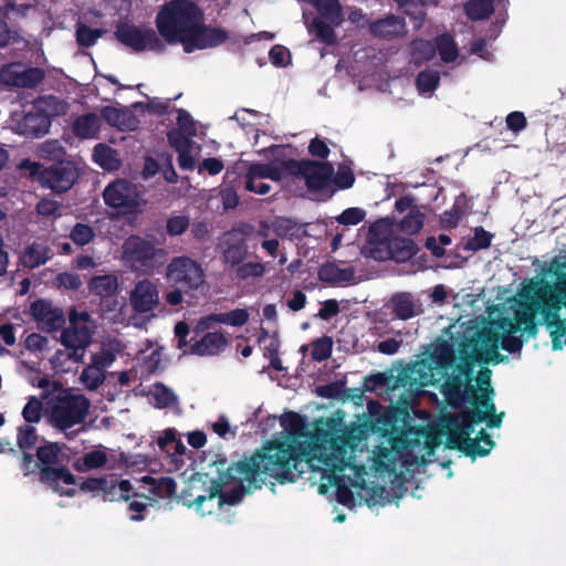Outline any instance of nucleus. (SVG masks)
<instances>
[{"instance_id": "obj_54", "label": "nucleus", "mask_w": 566, "mask_h": 566, "mask_svg": "<svg viewBox=\"0 0 566 566\" xmlns=\"http://www.w3.org/2000/svg\"><path fill=\"white\" fill-rule=\"evenodd\" d=\"M423 227V214L419 210H411L400 222L399 229L407 234L418 233Z\"/></svg>"}, {"instance_id": "obj_22", "label": "nucleus", "mask_w": 566, "mask_h": 566, "mask_svg": "<svg viewBox=\"0 0 566 566\" xmlns=\"http://www.w3.org/2000/svg\"><path fill=\"white\" fill-rule=\"evenodd\" d=\"M130 304L135 312L147 313L159 304L157 285L148 279L138 281L130 292Z\"/></svg>"}, {"instance_id": "obj_4", "label": "nucleus", "mask_w": 566, "mask_h": 566, "mask_svg": "<svg viewBox=\"0 0 566 566\" xmlns=\"http://www.w3.org/2000/svg\"><path fill=\"white\" fill-rule=\"evenodd\" d=\"M53 390L55 392L45 402L50 423L60 431L84 423L91 407L90 399L70 388H62L59 381L53 382Z\"/></svg>"}, {"instance_id": "obj_16", "label": "nucleus", "mask_w": 566, "mask_h": 566, "mask_svg": "<svg viewBox=\"0 0 566 566\" xmlns=\"http://www.w3.org/2000/svg\"><path fill=\"white\" fill-rule=\"evenodd\" d=\"M251 226H242L227 231L220 242L222 250V260L226 264L237 266L241 264L248 255V237L252 232Z\"/></svg>"}, {"instance_id": "obj_43", "label": "nucleus", "mask_w": 566, "mask_h": 566, "mask_svg": "<svg viewBox=\"0 0 566 566\" xmlns=\"http://www.w3.org/2000/svg\"><path fill=\"white\" fill-rule=\"evenodd\" d=\"M434 46L436 52H439L441 60L446 63L454 62L459 55L458 46L449 33L438 35Z\"/></svg>"}, {"instance_id": "obj_49", "label": "nucleus", "mask_w": 566, "mask_h": 566, "mask_svg": "<svg viewBox=\"0 0 566 566\" xmlns=\"http://www.w3.org/2000/svg\"><path fill=\"white\" fill-rule=\"evenodd\" d=\"M69 238L77 247H84L95 238L94 229L86 223L77 222L70 231Z\"/></svg>"}, {"instance_id": "obj_56", "label": "nucleus", "mask_w": 566, "mask_h": 566, "mask_svg": "<svg viewBox=\"0 0 566 566\" xmlns=\"http://www.w3.org/2000/svg\"><path fill=\"white\" fill-rule=\"evenodd\" d=\"M518 331V326L510 322V329L509 333L500 335V345L502 349L514 354L522 349L523 347V340L514 336L513 333Z\"/></svg>"}, {"instance_id": "obj_27", "label": "nucleus", "mask_w": 566, "mask_h": 566, "mask_svg": "<svg viewBox=\"0 0 566 566\" xmlns=\"http://www.w3.org/2000/svg\"><path fill=\"white\" fill-rule=\"evenodd\" d=\"M322 480L326 483H321L318 486L319 493L324 494L327 492L328 486H335V493L337 501L343 505H350L354 503V493L349 485L346 484L345 478L333 471H325L322 474Z\"/></svg>"}, {"instance_id": "obj_57", "label": "nucleus", "mask_w": 566, "mask_h": 566, "mask_svg": "<svg viewBox=\"0 0 566 566\" xmlns=\"http://www.w3.org/2000/svg\"><path fill=\"white\" fill-rule=\"evenodd\" d=\"M333 340L328 336L316 339L312 346V358L316 361H324L331 357Z\"/></svg>"}, {"instance_id": "obj_58", "label": "nucleus", "mask_w": 566, "mask_h": 566, "mask_svg": "<svg viewBox=\"0 0 566 566\" xmlns=\"http://www.w3.org/2000/svg\"><path fill=\"white\" fill-rule=\"evenodd\" d=\"M535 311H523L517 312L515 315V325L518 327L523 326V332L527 333L531 337H535L538 332L537 323L535 321Z\"/></svg>"}, {"instance_id": "obj_3", "label": "nucleus", "mask_w": 566, "mask_h": 566, "mask_svg": "<svg viewBox=\"0 0 566 566\" xmlns=\"http://www.w3.org/2000/svg\"><path fill=\"white\" fill-rule=\"evenodd\" d=\"M203 20V12L192 0H170L156 15V28L167 43H181L197 22Z\"/></svg>"}, {"instance_id": "obj_64", "label": "nucleus", "mask_w": 566, "mask_h": 566, "mask_svg": "<svg viewBox=\"0 0 566 566\" xmlns=\"http://www.w3.org/2000/svg\"><path fill=\"white\" fill-rule=\"evenodd\" d=\"M366 212L360 208H347L337 218V222L344 226H356L364 220Z\"/></svg>"}, {"instance_id": "obj_36", "label": "nucleus", "mask_w": 566, "mask_h": 566, "mask_svg": "<svg viewBox=\"0 0 566 566\" xmlns=\"http://www.w3.org/2000/svg\"><path fill=\"white\" fill-rule=\"evenodd\" d=\"M248 321V311L244 308H235L227 313L210 314L200 321V325L209 328L211 323H222L234 327H240L243 326Z\"/></svg>"}, {"instance_id": "obj_52", "label": "nucleus", "mask_w": 566, "mask_h": 566, "mask_svg": "<svg viewBox=\"0 0 566 566\" xmlns=\"http://www.w3.org/2000/svg\"><path fill=\"white\" fill-rule=\"evenodd\" d=\"M105 373L88 364L82 371L80 379L88 390L97 389L105 380Z\"/></svg>"}, {"instance_id": "obj_9", "label": "nucleus", "mask_w": 566, "mask_h": 566, "mask_svg": "<svg viewBox=\"0 0 566 566\" xmlns=\"http://www.w3.org/2000/svg\"><path fill=\"white\" fill-rule=\"evenodd\" d=\"M554 275L556 283L545 284L532 302L533 310L543 315L544 324L547 321L560 318V310L566 307V261L557 263Z\"/></svg>"}, {"instance_id": "obj_62", "label": "nucleus", "mask_w": 566, "mask_h": 566, "mask_svg": "<svg viewBox=\"0 0 566 566\" xmlns=\"http://www.w3.org/2000/svg\"><path fill=\"white\" fill-rule=\"evenodd\" d=\"M280 342L276 337H272L268 345L264 346L263 356L270 360V366L275 370H282V361L279 355Z\"/></svg>"}, {"instance_id": "obj_31", "label": "nucleus", "mask_w": 566, "mask_h": 566, "mask_svg": "<svg viewBox=\"0 0 566 566\" xmlns=\"http://www.w3.org/2000/svg\"><path fill=\"white\" fill-rule=\"evenodd\" d=\"M461 363L458 365V375L470 381L473 377L475 365L483 364L482 357L476 353V340L471 339L464 343L460 349Z\"/></svg>"}, {"instance_id": "obj_13", "label": "nucleus", "mask_w": 566, "mask_h": 566, "mask_svg": "<svg viewBox=\"0 0 566 566\" xmlns=\"http://www.w3.org/2000/svg\"><path fill=\"white\" fill-rule=\"evenodd\" d=\"M367 438L365 427L352 424L346 427L339 436L331 440L333 453L326 459L325 464L337 471H343L348 465V453L355 452L359 444Z\"/></svg>"}, {"instance_id": "obj_11", "label": "nucleus", "mask_w": 566, "mask_h": 566, "mask_svg": "<svg viewBox=\"0 0 566 566\" xmlns=\"http://www.w3.org/2000/svg\"><path fill=\"white\" fill-rule=\"evenodd\" d=\"M165 279L172 287L191 292L205 283V271L201 264L190 256H175L166 266Z\"/></svg>"}, {"instance_id": "obj_63", "label": "nucleus", "mask_w": 566, "mask_h": 566, "mask_svg": "<svg viewBox=\"0 0 566 566\" xmlns=\"http://www.w3.org/2000/svg\"><path fill=\"white\" fill-rule=\"evenodd\" d=\"M333 181L339 189H348L355 182V175L347 165H339Z\"/></svg>"}, {"instance_id": "obj_1", "label": "nucleus", "mask_w": 566, "mask_h": 566, "mask_svg": "<svg viewBox=\"0 0 566 566\" xmlns=\"http://www.w3.org/2000/svg\"><path fill=\"white\" fill-rule=\"evenodd\" d=\"M289 434L282 439L271 440L252 457L245 458L227 471L230 480L247 481L249 488L261 489L266 480L274 479L281 484L293 483L304 473L308 465L307 444L304 437L302 418L296 412L287 413Z\"/></svg>"}, {"instance_id": "obj_24", "label": "nucleus", "mask_w": 566, "mask_h": 566, "mask_svg": "<svg viewBox=\"0 0 566 566\" xmlns=\"http://www.w3.org/2000/svg\"><path fill=\"white\" fill-rule=\"evenodd\" d=\"M101 115L108 125L122 132L135 130L139 125L137 116L127 107L105 106Z\"/></svg>"}, {"instance_id": "obj_18", "label": "nucleus", "mask_w": 566, "mask_h": 566, "mask_svg": "<svg viewBox=\"0 0 566 566\" xmlns=\"http://www.w3.org/2000/svg\"><path fill=\"white\" fill-rule=\"evenodd\" d=\"M228 32L218 27H210L201 22H197L192 31L184 41V50L191 53L196 50H205L221 45L228 40Z\"/></svg>"}, {"instance_id": "obj_53", "label": "nucleus", "mask_w": 566, "mask_h": 566, "mask_svg": "<svg viewBox=\"0 0 566 566\" xmlns=\"http://www.w3.org/2000/svg\"><path fill=\"white\" fill-rule=\"evenodd\" d=\"M43 415L42 400L35 396H31L22 409V417L28 423H38Z\"/></svg>"}, {"instance_id": "obj_17", "label": "nucleus", "mask_w": 566, "mask_h": 566, "mask_svg": "<svg viewBox=\"0 0 566 566\" xmlns=\"http://www.w3.org/2000/svg\"><path fill=\"white\" fill-rule=\"evenodd\" d=\"M103 198L108 207L122 209L126 212H133L139 206L137 187L125 179H117L111 182L105 188Z\"/></svg>"}, {"instance_id": "obj_42", "label": "nucleus", "mask_w": 566, "mask_h": 566, "mask_svg": "<svg viewBox=\"0 0 566 566\" xmlns=\"http://www.w3.org/2000/svg\"><path fill=\"white\" fill-rule=\"evenodd\" d=\"M464 11L472 21L489 19L494 12L493 0H469L464 4Z\"/></svg>"}, {"instance_id": "obj_8", "label": "nucleus", "mask_w": 566, "mask_h": 566, "mask_svg": "<svg viewBox=\"0 0 566 566\" xmlns=\"http://www.w3.org/2000/svg\"><path fill=\"white\" fill-rule=\"evenodd\" d=\"M455 361V353L447 342H443L434 347L430 354V364H421L420 366H412L402 371L398 379L402 386L409 385L410 387L418 385L419 387H426L432 384L433 369L440 370L441 375H447V371L453 367Z\"/></svg>"}, {"instance_id": "obj_26", "label": "nucleus", "mask_w": 566, "mask_h": 566, "mask_svg": "<svg viewBox=\"0 0 566 566\" xmlns=\"http://www.w3.org/2000/svg\"><path fill=\"white\" fill-rule=\"evenodd\" d=\"M228 344V338L223 333L209 332L201 339L191 344L190 353L198 356H214L220 354Z\"/></svg>"}, {"instance_id": "obj_40", "label": "nucleus", "mask_w": 566, "mask_h": 566, "mask_svg": "<svg viewBox=\"0 0 566 566\" xmlns=\"http://www.w3.org/2000/svg\"><path fill=\"white\" fill-rule=\"evenodd\" d=\"M335 28L337 27L326 20L314 18L308 25V32L325 45H334L337 42Z\"/></svg>"}, {"instance_id": "obj_38", "label": "nucleus", "mask_w": 566, "mask_h": 566, "mask_svg": "<svg viewBox=\"0 0 566 566\" xmlns=\"http://www.w3.org/2000/svg\"><path fill=\"white\" fill-rule=\"evenodd\" d=\"M99 130V119L95 113L77 116L72 124V133L81 139L94 138Z\"/></svg>"}, {"instance_id": "obj_44", "label": "nucleus", "mask_w": 566, "mask_h": 566, "mask_svg": "<svg viewBox=\"0 0 566 566\" xmlns=\"http://www.w3.org/2000/svg\"><path fill=\"white\" fill-rule=\"evenodd\" d=\"M149 395L153 397L154 405L158 409L169 408L178 402L177 395L163 382H156Z\"/></svg>"}, {"instance_id": "obj_33", "label": "nucleus", "mask_w": 566, "mask_h": 566, "mask_svg": "<svg viewBox=\"0 0 566 566\" xmlns=\"http://www.w3.org/2000/svg\"><path fill=\"white\" fill-rule=\"evenodd\" d=\"M133 485L129 480H118L116 476H106V485L102 490V499L105 502L128 501Z\"/></svg>"}, {"instance_id": "obj_37", "label": "nucleus", "mask_w": 566, "mask_h": 566, "mask_svg": "<svg viewBox=\"0 0 566 566\" xmlns=\"http://www.w3.org/2000/svg\"><path fill=\"white\" fill-rule=\"evenodd\" d=\"M118 290V277L115 274L95 275L88 282L91 294L106 298L115 295Z\"/></svg>"}, {"instance_id": "obj_10", "label": "nucleus", "mask_w": 566, "mask_h": 566, "mask_svg": "<svg viewBox=\"0 0 566 566\" xmlns=\"http://www.w3.org/2000/svg\"><path fill=\"white\" fill-rule=\"evenodd\" d=\"M286 175L304 178L310 191L325 189L334 175V167L329 161H315L311 159H286L282 161Z\"/></svg>"}, {"instance_id": "obj_61", "label": "nucleus", "mask_w": 566, "mask_h": 566, "mask_svg": "<svg viewBox=\"0 0 566 566\" xmlns=\"http://www.w3.org/2000/svg\"><path fill=\"white\" fill-rule=\"evenodd\" d=\"M190 226L189 217L172 216L167 219L166 231L170 237L181 235Z\"/></svg>"}, {"instance_id": "obj_12", "label": "nucleus", "mask_w": 566, "mask_h": 566, "mask_svg": "<svg viewBox=\"0 0 566 566\" xmlns=\"http://www.w3.org/2000/svg\"><path fill=\"white\" fill-rule=\"evenodd\" d=\"M114 38L135 53H140L146 50L163 52L166 48L154 29L137 27L128 22H119L116 25Z\"/></svg>"}, {"instance_id": "obj_39", "label": "nucleus", "mask_w": 566, "mask_h": 566, "mask_svg": "<svg viewBox=\"0 0 566 566\" xmlns=\"http://www.w3.org/2000/svg\"><path fill=\"white\" fill-rule=\"evenodd\" d=\"M279 157H275L274 161L262 164L254 163L251 164L247 175L254 177L256 179L268 178L273 181H280L283 177V174H286L282 167V161Z\"/></svg>"}, {"instance_id": "obj_5", "label": "nucleus", "mask_w": 566, "mask_h": 566, "mask_svg": "<svg viewBox=\"0 0 566 566\" xmlns=\"http://www.w3.org/2000/svg\"><path fill=\"white\" fill-rule=\"evenodd\" d=\"M36 465L39 471V481L60 495L74 496V489H63L62 484H75V476L63 463L64 454L62 448L56 442H48L36 449Z\"/></svg>"}, {"instance_id": "obj_59", "label": "nucleus", "mask_w": 566, "mask_h": 566, "mask_svg": "<svg viewBox=\"0 0 566 566\" xmlns=\"http://www.w3.org/2000/svg\"><path fill=\"white\" fill-rule=\"evenodd\" d=\"M191 136L176 128L167 133L168 143L177 153L191 148Z\"/></svg>"}, {"instance_id": "obj_20", "label": "nucleus", "mask_w": 566, "mask_h": 566, "mask_svg": "<svg viewBox=\"0 0 566 566\" xmlns=\"http://www.w3.org/2000/svg\"><path fill=\"white\" fill-rule=\"evenodd\" d=\"M375 252L379 253V255H375L376 259L402 263L416 255L418 245L409 238L390 237L380 240Z\"/></svg>"}, {"instance_id": "obj_15", "label": "nucleus", "mask_w": 566, "mask_h": 566, "mask_svg": "<svg viewBox=\"0 0 566 566\" xmlns=\"http://www.w3.org/2000/svg\"><path fill=\"white\" fill-rule=\"evenodd\" d=\"M45 73L40 67H24L20 62H11L0 67V84L19 88H33L43 82Z\"/></svg>"}, {"instance_id": "obj_50", "label": "nucleus", "mask_w": 566, "mask_h": 566, "mask_svg": "<svg viewBox=\"0 0 566 566\" xmlns=\"http://www.w3.org/2000/svg\"><path fill=\"white\" fill-rule=\"evenodd\" d=\"M473 231L474 235L467 241L464 249L473 252L488 249L491 245L493 234L483 227H475Z\"/></svg>"}, {"instance_id": "obj_55", "label": "nucleus", "mask_w": 566, "mask_h": 566, "mask_svg": "<svg viewBox=\"0 0 566 566\" xmlns=\"http://www.w3.org/2000/svg\"><path fill=\"white\" fill-rule=\"evenodd\" d=\"M265 273V265L261 262H247L237 265L235 276L239 280L261 277Z\"/></svg>"}, {"instance_id": "obj_25", "label": "nucleus", "mask_w": 566, "mask_h": 566, "mask_svg": "<svg viewBox=\"0 0 566 566\" xmlns=\"http://www.w3.org/2000/svg\"><path fill=\"white\" fill-rule=\"evenodd\" d=\"M243 496V486L231 490V491H222V484L213 480L211 482V485L209 488V494L208 495H198L195 497L193 501H189L187 503L188 506L196 505L197 510L201 509L203 502L207 500H212L214 497L219 499V504H229V505H235L238 504Z\"/></svg>"}, {"instance_id": "obj_23", "label": "nucleus", "mask_w": 566, "mask_h": 566, "mask_svg": "<svg viewBox=\"0 0 566 566\" xmlns=\"http://www.w3.org/2000/svg\"><path fill=\"white\" fill-rule=\"evenodd\" d=\"M391 314L401 321H408L423 313L422 303L410 292H397L389 301Z\"/></svg>"}, {"instance_id": "obj_41", "label": "nucleus", "mask_w": 566, "mask_h": 566, "mask_svg": "<svg viewBox=\"0 0 566 566\" xmlns=\"http://www.w3.org/2000/svg\"><path fill=\"white\" fill-rule=\"evenodd\" d=\"M144 481L151 485V493L158 497L170 499L176 494L177 483L170 476H161L159 479L145 476Z\"/></svg>"}, {"instance_id": "obj_46", "label": "nucleus", "mask_w": 566, "mask_h": 566, "mask_svg": "<svg viewBox=\"0 0 566 566\" xmlns=\"http://www.w3.org/2000/svg\"><path fill=\"white\" fill-rule=\"evenodd\" d=\"M40 441L36 429L30 424H23L18 428L17 444L21 451L33 450Z\"/></svg>"}, {"instance_id": "obj_30", "label": "nucleus", "mask_w": 566, "mask_h": 566, "mask_svg": "<svg viewBox=\"0 0 566 566\" xmlns=\"http://www.w3.org/2000/svg\"><path fill=\"white\" fill-rule=\"evenodd\" d=\"M443 377H446V380L442 385V394L452 407H460L465 399V392L462 390L463 379L459 375L447 374ZM465 391L474 392L473 386L467 384Z\"/></svg>"}, {"instance_id": "obj_29", "label": "nucleus", "mask_w": 566, "mask_h": 566, "mask_svg": "<svg viewBox=\"0 0 566 566\" xmlns=\"http://www.w3.org/2000/svg\"><path fill=\"white\" fill-rule=\"evenodd\" d=\"M405 30V21L403 19L390 14L386 18L378 19L370 23L369 31L370 33L379 39H394L403 33Z\"/></svg>"}, {"instance_id": "obj_51", "label": "nucleus", "mask_w": 566, "mask_h": 566, "mask_svg": "<svg viewBox=\"0 0 566 566\" xmlns=\"http://www.w3.org/2000/svg\"><path fill=\"white\" fill-rule=\"evenodd\" d=\"M107 462V455L104 451L93 450L85 453L76 463L77 470H93L104 467Z\"/></svg>"}, {"instance_id": "obj_60", "label": "nucleus", "mask_w": 566, "mask_h": 566, "mask_svg": "<svg viewBox=\"0 0 566 566\" xmlns=\"http://www.w3.org/2000/svg\"><path fill=\"white\" fill-rule=\"evenodd\" d=\"M463 216L464 210L457 199L451 209L441 214V224L443 228L453 229L458 227Z\"/></svg>"}, {"instance_id": "obj_28", "label": "nucleus", "mask_w": 566, "mask_h": 566, "mask_svg": "<svg viewBox=\"0 0 566 566\" xmlns=\"http://www.w3.org/2000/svg\"><path fill=\"white\" fill-rule=\"evenodd\" d=\"M481 338L484 346H480L476 340V353L484 359L483 364L497 365L507 359L506 356L499 353L500 334L488 331L482 333Z\"/></svg>"}, {"instance_id": "obj_19", "label": "nucleus", "mask_w": 566, "mask_h": 566, "mask_svg": "<svg viewBox=\"0 0 566 566\" xmlns=\"http://www.w3.org/2000/svg\"><path fill=\"white\" fill-rule=\"evenodd\" d=\"M51 116L40 107V102L27 112L21 118L14 120V130L28 138H40L49 133Z\"/></svg>"}, {"instance_id": "obj_45", "label": "nucleus", "mask_w": 566, "mask_h": 566, "mask_svg": "<svg viewBox=\"0 0 566 566\" xmlns=\"http://www.w3.org/2000/svg\"><path fill=\"white\" fill-rule=\"evenodd\" d=\"M412 60L420 64L432 60L436 55V46L429 40L417 39L411 42Z\"/></svg>"}, {"instance_id": "obj_7", "label": "nucleus", "mask_w": 566, "mask_h": 566, "mask_svg": "<svg viewBox=\"0 0 566 566\" xmlns=\"http://www.w3.org/2000/svg\"><path fill=\"white\" fill-rule=\"evenodd\" d=\"M168 256L164 248H156L150 241L130 235L123 243V260L137 273L151 275L161 268Z\"/></svg>"}, {"instance_id": "obj_21", "label": "nucleus", "mask_w": 566, "mask_h": 566, "mask_svg": "<svg viewBox=\"0 0 566 566\" xmlns=\"http://www.w3.org/2000/svg\"><path fill=\"white\" fill-rule=\"evenodd\" d=\"M33 318L40 324L45 332H55L65 324L64 313L59 307H53L48 300H36L30 306Z\"/></svg>"}, {"instance_id": "obj_6", "label": "nucleus", "mask_w": 566, "mask_h": 566, "mask_svg": "<svg viewBox=\"0 0 566 566\" xmlns=\"http://www.w3.org/2000/svg\"><path fill=\"white\" fill-rule=\"evenodd\" d=\"M44 151L52 157L51 163L40 171L39 179L42 186L55 193L66 192L80 177L77 165L67 158L65 149L56 142L48 143Z\"/></svg>"}, {"instance_id": "obj_35", "label": "nucleus", "mask_w": 566, "mask_h": 566, "mask_svg": "<svg viewBox=\"0 0 566 566\" xmlns=\"http://www.w3.org/2000/svg\"><path fill=\"white\" fill-rule=\"evenodd\" d=\"M53 256L50 247L33 242L29 244L22 254V264L28 269H36L45 264Z\"/></svg>"}, {"instance_id": "obj_32", "label": "nucleus", "mask_w": 566, "mask_h": 566, "mask_svg": "<svg viewBox=\"0 0 566 566\" xmlns=\"http://www.w3.org/2000/svg\"><path fill=\"white\" fill-rule=\"evenodd\" d=\"M317 275L322 282L339 284L354 281L355 270L353 266L339 268L334 262H326L318 268Z\"/></svg>"}, {"instance_id": "obj_34", "label": "nucleus", "mask_w": 566, "mask_h": 566, "mask_svg": "<svg viewBox=\"0 0 566 566\" xmlns=\"http://www.w3.org/2000/svg\"><path fill=\"white\" fill-rule=\"evenodd\" d=\"M308 2L318 12V18L333 23V25L340 27L345 21L339 0H308Z\"/></svg>"}, {"instance_id": "obj_2", "label": "nucleus", "mask_w": 566, "mask_h": 566, "mask_svg": "<svg viewBox=\"0 0 566 566\" xmlns=\"http://www.w3.org/2000/svg\"><path fill=\"white\" fill-rule=\"evenodd\" d=\"M471 403L472 409L446 416L444 428L447 448L461 451L474 459L490 453V449H484L476 439L470 437L474 431V424L485 421L489 428H499L505 413L496 415L493 399L486 395L474 397Z\"/></svg>"}, {"instance_id": "obj_47", "label": "nucleus", "mask_w": 566, "mask_h": 566, "mask_svg": "<svg viewBox=\"0 0 566 566\" xmlns=\"http://www.w3.org/2000/svg\"><path fill=\"white\" fill-rule=\"evenodd\" d=\"M104 33V29H92L86 24L78 23L75 31L76 42L80 46L91 48Z\"/></svg>"}, {"instance_id": "obj_14", "label": "nucleus", "mask_w": 566, "mask_h": 566, "mask_svg": "<svg viewBox=\"0 0 566 566\" xmlns=\"http://www.w3.org/2000/svg\"><path fill=\"white\" fill-rule=\"evenodd\" d=\"M69 327L64 328L61 335V343L67 349H84L92 342L93 331L88 326L91 315L87 312L72 310L69 314Z\"/></svg>"}, {"instance_id": "obj_48", "label": "nucleus", "mask_w": 566, "mask_h": 566, "mask_svg": "<svg viewBox=\"0 0 566 566\" xmlns=\"http://www.w3.org/2000/svg\"><path fill=\"white\" fill-rule=\"evenodd\" d=\"M440 83V74L436 70H424L418 73L416 86L420 94L432 93Z\"/></svg>"}]
</instances>
